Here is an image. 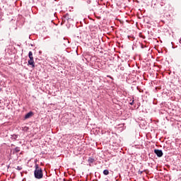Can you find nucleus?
<instances>
[{
  "mask_svg": "<svg viewBox=\"0 0 181 181\" xmlns=\"http://www.w3.org/2000/svg\"><path fill=\"white\" fill-rule=\"evenodd\" d=\"M15 151H16V153H18V152L20 151V148L16 147V148H15Z\"/></svg>",
  "mask_w": 181,
  "mask_h": 181,
  "instance_id": "nucleus-6",
  "label": "nucleus"
},
{
  "mask_svg": "<svg viewBox=\"0 0 181 181\" xmlns=\"http://www.w3.org/2000/svg\"><path fill=\"white\" fill-rule=\"evenodd\" d=\"M103 173H104V175H109V170H105Z\"/></svg>",
  "mask_w": 181,
  "mask_h": 181,
  "instance_id": "nucleus-5",
  "label": "nucleus"
},
{
  "mask_svg": "<svg viewBox=\"0 0 181 181\" xmlns=\"http://www.w3.org/2000/svg\"><path fill=\"white\" fill-rule=\"evenodd\" d=\"M16 169L18 170H22V168H21V166H18V167L16 168Z\"/></svg>",
  "mask_w": 181,
  "mask_h": 181,
  "instance_id": "nucleus-7",
  "label": "nucleus"
},
{
  "mask_svg": "<svg viewBox=\"0 0 181 181\" xmlns=\"http://www.w3.org/2000/svg\"><path fill=\"white\" fill-rule=\"evenodd\" d=\"M134 100L132 101V103H131L130 104L132 105H134Z\"/></svg>",
  "mask_w": 181,
  "mask_h": 181,
  "instance_id": "nucleus-9",
  "label": "nucleus"
},
{
  "mask_svg": "<svg viewBox=\"0 0 181 181\" xmlns=\"http://www.w3.org/2000/svg\"><path fill=\"white\" fill-rule=\"evenodd\" d=\"M33 115V113L32 112H30L29 113H28V114L25 115V119H28V118H30V117H32Z\"/></svg>",
  "mask_w": 181,
  "mask_h": 181,
  "instance_id": "nucleus-4",
  "label": "nucleus"
},
{
  "mask_svg": "<svg viewBox=\"0 0 181 181\" xmlns=\"http://www.w3.org/2000/svg\"><path fill=\"white\" fill-rule=\"evenodd\" d=\"M93 160H90V162H93Z\"/></svg>",
  "mask_w": 181,
  "mask_h": 181,
  "instance_id": "nucleus-10",
  "label": "nucleus"
},
{
  "mask_svg": "<svg viewBox=\"0 0 181 181\" xmlns=\"http://www.w3.org/2000/svg\"><path fill=\"white\" fill-rule=\"evenodd\" d=\"M28 56L30 58V60L28 61V64L32 66L33 67H35L34 58L32 52H29Z\"/></svg>",
  "mask_w": 181,
  "mask_h": 181,
  "instance_id": "nucleus-2",
  "label": "nucleus"
},
{
  "mask_svg": "<svg viewBox=\"0 0 181 181\" xmlns=\"http://www.w3.org/2000/svg\"><path fill=\"white\" fill-rule=\"evenodd\" d=\"M154 153H156V155H157L160 158L163 156V151L158 149H154Z\"/></svg>",
  "mask_w": 181,
  "mask_h": 181,
  "instance_id": "nucleus-3",
  "label": "nucleus"
},
{
  "mask_svg": "<svg viewBox=\"0 0 181 181\" xmlns=\"http://www.w3.org/2000/svg\"><path fill=\"white\" fill-rule=\"evenodd\" d=\"M35 177L40 180L43 177V173L41 168L39 167L38 165H35Z\"/></svg>",
  "mask_w": 181,
  "mask_h": 181,
  "instance_id": "nucleus-1",
  "label": "nucleus"
},
{
  "mask_svg": "<svg viewBox=\"0 0 181 181\" xmlns=\"http://www.w3.org/2000/svg\"><path fill=\"white\" fill-rule=\"evenodd\" d=\"M143 173H144V171H141V170L139 171V173L141 174V175Z\"/></svg>",
  "mask_w": 181,
  "mask_h": 181,
  "instance_id": "nucleus-8",
  "label": "nucleus"
},
{
  "mask_svg": "<svg viewBox=\"0 0 181 181\" xmlns=\"http://www.w3.org/2000/svg\"><path fill=\"white\" fill-rule=\"evenodd\" d=\"M93 160H90V162H93Z\"/></svg>",
  "mask_w": 181,
  "mask_h": 181,
  "instance_id": "nucleus-11",
  "label": "nucleus"
}]
</instances>
